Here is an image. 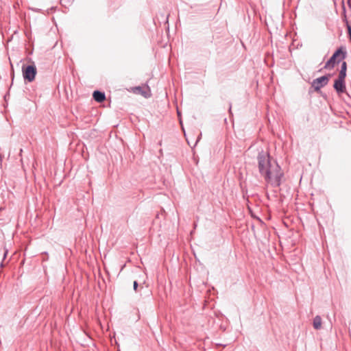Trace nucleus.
I'll use <instances>...</instances> for the list:
<instances>
[{
    "label": "nucleus",
    "instance_id": "f257e3e1",
    "mask_svg": "<svg viewBox=\"0 0 351 351\" xmlns=\"http://www.w3.org/2000/svg\"><path fill=\"white\" fill-rule=\"evenodd\" d=\"M258 170L268 184L278 187L281 184L283 172L277 162L266 152H261L257 156Z\"/></svg>",
    "mask_w": 351,
    "mask_h": 351
},
{
    "label": "nucleus",
    "instance_id": "f03ea898",
    "mask_svg": "<svg viewBox=\"0 0 351 351\" xmlns=\"http://www.w3.org/2000/svg\"><path fill=\"white\" fill-rule=\"evenodd\" d=\"M346 57V51H345L344 47H341L335 51L333 55L326 62L324 68L325 69H332L335 67V64L340 62L341 60L345 59Z\"/></svg>",
    "mask_w": 351,
    "mask_h": 351
},
{
    "label": "nucleus",
    "instance_id": "7ed1b4c3",
    "mask_svg": "<svg viewBox=\"0 0 351 351\" xmlns=\"http://www.w3.org/2000/svg\"><path fill=\"white\" fill-rule=\"evenodd\" d=\"M37 70L35 65H29L23 69V78L31 82L34 80Z\"/></svg>",
    "mask_w": 351,
    "mask_h": 351
},
{
    "label": "nucleus",
    "instance_id": "20e7f679",
    "mask_svg": "<svg viewBox=\"0 0 351 351\" xmlns=\"http://www.w3.org/2000/svg\"><path fill=\"white\" fill-rule=\"evenodd\" d=\"M329 80V76L324 75L320 77H318L314 80L312 82V86L314 88L315 90L318 91L321 88L326 86Z\"/></svg>",
    "mask_w": 351,
    "mask_h": 351
},
{
    "label": "nucleus",
    "instance_id": "39448f33",
    "mask_svg": "<svg viewBox=\"0 0 351 351\" xmlns=\"http://www.w3.org/2000/svg\"><path fill=\"white\" fill-rule=\"evenodd\" d=\"M133 92L136 94L143 95L145 98H148L151 96V90L149 86H136L133 88Z\"/></svg>",
    "mask_w": 351,
    "mask_h": 351
},
{
    "label": "nucleus",
    "instance_id": "423d86ee",
    "mask_svg": "<svg viewBox=\"0 0 351 351\" xmlns=\"http://www.w3.org/2000/svg\"><path fill=\"white\" fill-rule=\"evenodd\" d=\"M333 87L337 93L340 94L344 93L346 90L345 81L338 79L335 80Z\"/></svg>",
    "mask_w": 351,
    "mask_h": 351
},
{
    "label": "nucleus",
    "instance_id": "0eeeda50",
    "mask_svg": "<svg viewBox=\"0 0 351 351\" xmlns=\"http://www.w3.org/2000/svg\"><path fill=\"white\" fill-rule=\"evenodd\" d=\"M93 98L97 102H102L106 99L105 93L99 90H95L93 93Z\"/></svg>",
    "mask_w": 351,
    "mask_h": 351
},
{
    "label": "nucleus",
    "instance_id": "6e6552de",
    "mask_svg": "<svg viewBox=\"0 0 351 351\" xmlns=\"http://www.w3.org/2000/svg\"><path fill=\"white\" fill-rule=\"evenodd\" d=\"M322 326V318L319 315H317L313 319V327L316 330H319Z\"/></svg>",
    "mask_w": 351,
    "mask_h": 351
},
{
    "label": "nucleus",
    "instance_id": "1a4fd4ad",
    "mask_svg": "<svg viewBox=\"0 0 351 351\" xmlns=\"http://www.w3.org/2000/svg\"><path fill=\"white\" fill-rule=\"evenodd\" d=\"M346 77V71H340L337 79L345 81Z\"/></svg>",
    "mask_w": 351,
    "mask_h": 351
},
{
    "label": "nucleus",
    "instance_id": "9d476101",
    "mask_svg": "<svg viewBox=\"0 0 351 351\" xmlns=\"http://www.w3.org/2000/svg\"><path fill=\"white\" fill-rule=\"evenodd\" d=\"M25 36L27 37V38L28 40L29 43L32 45L33 43V40H32V37L31 33H29V32H25Z\"/></svg>",
    "mask_w": 351,
    "mask_h": 351
},
{
    "label": "nucleus",
    "instance_id": "9b49d317",
    "mask_svg": "<svg viewBox=\"0 0 351 351\" xmlns=\"http://www.w3.org/2000/svg\"><path fill=\"white\" fill-rule=\"evenodd\" d=\"M346 70H347V63H346V62L343 61L341 63L340 71H346Z\"/></svg>",
    "mask_w": 351,
    "mask_h": 351
},
{
    "label": "nucleus",
    "instance_id": "f8f14e48",
    "mask_svg": "<svg viewBox=\"0 0 351 351\" xmlns=\"http://www.w3.org/2000/svg\"><path fill=\"white\" fill-rule=\"evenodd\" d=\"M138 285L137 281H136V280H134V283H133V288H134V291H136L137 287H138Z\"/></svg>",
    "mask_w": 351,
    "mask_h": 351
},
{
    "label": "nucleus",
    "instance_id": "ddd939ff",
    "mask_svg": "<svg viewBox=\"0 0 351 351\" xmlns=\"http://www.w3.org/2000/svg\"><path fill=\"white\" fill-rule=\"evenodd\" d=\"M7 254H8V250H5L4 253H3V259L5 258L6 256H7Z\"/></svg>",
    "mask_w": 351,
    "mask_h": 351
},
{
    "label": "nucleus",
    "instance_id": "4468645a",
    "mask_svg": "<svg viewBox=\"0 0 351 351\" xmlns=\"http://www.w3.org/2000/svg\"><path fill=\"white\" fill-rule=\"evenodd\" d=\"M21 154H22V149H21L19 151V155H21Z\"/></svg>",
    "mask_w": 351,
    "mask_h": 351
},
{
    "label": "nucleus",
    "instance_id": "2eb2a0df",
    "mask_svg": "<svg viewBox=\"0 0 351 351\" xmlns=\"http://www.w3.org/2000/svg\"><path fill=\"white\" fill-rule=\"evenodd\" d=\"M3 261L1 263V267H3Z\"/></svg>",
    "mask_w": 351,
    "mask_h": 351
}]
</instances>
